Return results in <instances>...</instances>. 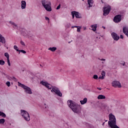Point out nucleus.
<instances>
[{"mask_svg":"<svg viewBox=\"0 0 128 128\" xmlns=\"http://www.w3.org/2000/svg\"><path fill=\"white\" fill-rule=\"evenodd\" d=\"M44 105L46 106V104H44Z\"/></svg>","mask_w":128,"mask_h":128,"instance_id":"nucleus-49","label":"nucleus"},{"mask_svg":"<svg viewBox=\"0 0 128 128\" xmlns=\"http://www.w3.org/2000/svg\"><path fill=\"white\" fill-rule=\"evenodd\" d=\"M93 0H88V8H92V4H94Z\"/></svg>","mask_w":128,"mask_h":128,"instance_id":"nucleus-15","label":"nucleus"},{"mask_svg":"<svg viewBox=\"0 0 128 128\" xmlns=\"http://www.w3.org/2000/svg\"><path fill=\"white\" fill-rule=\"evenodd\" d=\"M98 75L96 74H94L93 76V78H94V80H98Z\"/></svg>","mask_w":128,"mask_h":128,"instance_id":"nucleus-27","label":"nucleus"},{"mask_svg":"<svg viewBox=\"0 0 128 128\" xmlns=\"http://www.w3.org/2000/svg\"><path fill=\"white\" fill-rule=\"evenodd\" d=\"M20 114L22 116V118L26 120V122H30V114L28 112L25 110H20Z\"/></svg>","mask_w":128,"mask_h":128,"instance_id":"nucleus-5","label":"nucleus"},{"mask_svg":"<svg viewBox=\"0 0 128 128\" xmlns=\"http://www.w3.org/2000/svg\"><path fill=\"white\" fill-rule=\"evenodd\" d=\"M6 122V120L4 118L0 119V124H4Z\"/></svg>","mask_w":128,"mask_h":128,"instance_id":"nucleus-22","label":"nucleus"},{"mask_svg":"<svg viewBox=\"0 0 128 128\" xmlns=\"http://www.w3.org/2000/svg\"><path fill=\"white\" fill-rule=\"evenodd\" d=\"M76 18H82V16H80V13L78 12L73 11Z\"/></svg>","mask_w":128,"mask_h":128,"instance_id":"nucleus-13","label":"nucleus"},{"mask_svg":"<svg viewBox=\"0 0 128 128\" xmlns=\"http://www.w3.org/2000/svg\"><path fill=\"white\" fill-rule=\"evenodd\" d=\"M0 116H2V118H6V115L4 112H2L0 111Z\"/></svg>","mask_w":128,"mask_h":128,"instance_id":"nucleus-21","label":"nucleus"},{"mask_svg":"<svg viewBox=\"0 0 128 128\" xmlns=\"http://www.w3.org/2000/svg\"><path fill=\"white\" fill-rule=\"evenodd\" d=\"M88 102V98H84L82 100H80V102L81 104H86Z\"/></svg>","mask_w":128,"mask_h":128,"instance_id":"nucleus-14","label":"nucleus"},{"mask_svg":"<svg viewBox=\"0 0 128 128\" xmlns=\"http://www.w3.org/2000/svg\"><path fill=\"white\" fill-rule=\"evenodd\" d=\"M112 86L114 88H122V85L120 84V82L118 81H114L112 82Z\"/></svg>","mask_w":128,"mask_h":128,"instance_id":"nucleus-9","label":"nucleus"},{"mask_svg":"<svg viewBox=\"0 0 128 128\" xmlns=\"http://www.w3.org/2000/svg\"><path fill=\"white\" fill-rule=\"evenodd\" d=\"M60 4L57 8H56V10H60Z\"/></svg>","mask_w":128,"mask_h":128,"instance_id":"nucleus-35","label":"nucleus"},{"mask_svg":"<svg viewBox=\"0 0 128 128\" xmlns=\"http://www.w3.org/2000/svg\"><path fill=\"white\" fill-rule=\"evenodd\" d=\"M112 34V38L114 40H120V36L118 35V34H116V32H112L111 34Z\"/></svg>","mask_w":128,"mask_h":128,"instance_id":"nucleus-10","label":"nucleus"},{"mask_svg":"<svg viewBox=\"0 0 128 128\" xmlns=\"http://www.w3.org/2000/svg\"><path fill=\"white\" fill-rule=\"evenodd\" d=\"M14 48L16 50V52H20V50H18V46H14Z\"/></svg>","mask_w":128,"mask_h":128,"instance_id":"nucleus-25","label":"nucleus"},{"mask_svg":"<svg viewBox=\"0 0 128 128\" xmlns=\"http://www.w3.org/2000/svg\"><path fill=\"white\" fill-rule=\"evenodd\" d=\"M42 4L44 7V8L47 10V12H52V7L50 6V2L48 0H42Z\"/></svg>","mask_w":128,"mask_h":128,"instance_id":"nucleus-3","label":"nucleus"},{"mask_svg":"<svg viewBox=\"0 0 128 128\" xmlns=\"http://www.w3.org/2000/svg\"><path fill=\"white\" fill-rule=\"evenodd\" d=\"M40 84H42V86H48V82H44V81H41L40 82Z\"/></svg>","mask_w":128,"mask_h":128,"instance_id":"nucleus-18","label":"nucleus"},{"mask_svg":"<svg viewBox=\"0 0 128 128\" xmlns=\"http://www.w3.org/2000/svg\"><path fill=\"white\" fill-rule=\"evenodd\" d=\"M18 86H20L22 88H24V92L26 94H32V89L30 87H28L24 84H22V83H20V82H18Z\"/></svg>","mask_w":128,"mask_h":128,"instance_id":"nucleus-4","label":"nucleus"},{"mask_svg":"<svg viewBox=\"0 0 128 128\" xmlns=\"http://www.w3.org/2000/svg\"><path fill=\"white\" fill-rule=\"evenodd\" d=\"M68 104L74 112L77 114H82V106L80 105H78L70 100L68 101Z\"/></svg>","mask_w":128,"mask_h":128,"instance_id":"nucleus-1","label":"nucleus"},{"mask_svg":"<svg viewBox=\"0 0 128 128\" xmlns=\"http://www.w3.org/2000/svg\"><path fill=\"white\" fill-rule=\"evenodd\" d=\"M80 28H82V27H80V26H79V27H78V28H77V32H80Z\"/></svg>","mask_w":128,"mask_h":128,"instance_id":"nucleus-32","label":"nucleus"},{"mask_svg":"<svg viewBox=\"0 0 128 128\" xmlns=\"http://www.w3.org/2000/svg\"><path fill=\"white\" fill-rule=\"evenodd\" d=\"M5 64L4 60H0V66H4Z\"/></svg>","mask_w":128,"mask_h":128,"instance_id":"nucleus-23","label":"nucleus"},{"mask_svg":"<svg viewBox=\"0 0 128 128\" xmlns=\"http://www.w3.org/2000/svg\"><path fill=\"white\" fill-rule=\"evenodd\" d=\"M97 89L98 90H102V88H100L98 87Z\"/></svg>","mask_w":128,"mask_h":128,"instance_id":"nucleus-41","label":"nucleus"},{"mask_svg":"<svg viewBox=\"0 0 128 128\" xmlns=\"http://www.w3.org/2000/svg\"><path fill=\"white\" fill-rule=\"evenodd\" d=\"M20 52H22V54H26V52L24 50H19Z\"/></svg>","mask_w":128,"mask_h":128,"instance_id":"nucleus-28","label":"nucleus"},{"mask_svg":"<svg viewBox=\"0 0 128 128\" xmlns=\"http://www.w3.org/2000/svg\"><path fill=\"white\" fill-rule=\"evenodd\" d=\"M98 100H106V96L100 94L98 96Z\"/></svg>","mask_w":128,"mask_h":128,"instance_id":"nucleus-16","label":"nucleus"},{"mask_svg":"<svg viewBox=\"0 0 128 128\" xmlns=\"http://www.w3.org/2000/svg\"><path fill=\"white\" fill-rule=\"evenodd\" d=\"M20 44L22 46H26V44H24V42L22 40L20 41Z\"/></svg>","mask_w":128,"mask_h":128,"instance_id":"nucleus-34","label":"nucleus"},{"mask_svg":"<svg viewBox=\"0 0 128 128\" xmlns=\"http://www.w3.org/2000/svg\"><path fill=\"white\" fill-rule=\"evenodd\" d=\"M91 28H92V30H93V32H96V28H98V26H96V24L92 25Z\"/></svg>","mask_w":128,"mask_h":128,"instance_id":"nucleus-17","label":"nucleus"},{"mask_svg":"<svg viewBox=\"0 0 128 128\" xmlns=\"http://www.w3.org/2000/svg\"><path fill=\"white\" fill-rule=\"evenodd\" d=\"M6 86H10V82L8 81V82H6Z\"/></svg>","mask_w":128,"mask_h":128,"instance_id":"nucleus-31","label":"nucleus"},{"mask_svg":"<svg viewBox=\"0 0 128 128\" xmlns=\"http://www.w3.org/2000/svg\"><path fill=\"white\" fill-rule=\"evenodd\" d=\"M126 62H123L122 63H121V64H122V66H124Z\"/></svg>","mask_w":128,"mask_h":128,"instance_id":"nucleus-42","label":"nucleus"},{"mask_svg":"<svg viewBox=\"0 0 128 128\" xmlns=\"http://www.w3.org/2000/svg\"><path fill=\"white\" fill-rule=\"evenodd\" d=\"M120 20H122V15L118 14L116 15L114 18V22H116V24H118L120 22Z\"/></svg>","mask_w":128,"mask_h":128,"instance_id":"nucleus-8","label":"nucleus"},{"mask_svg":"<svg viewBox=\"0 0 128 128\" xmlns=\"http://www.w3.org/2000/svg\"><path fill=\"white\" fill-rule=\"evenodd\" d=\"M102 28H103L104 30L106 29V27H104V26H102Z\"/></svg>","mask_w":128,"mask_h":128,"instance_id":"nucleus-44","label":"nucleus"},{"mask_svg":"<svg viewBox=\"0 0 128 128\" xmlns=\"http://www.w3.org/2000/svg\"><path fill=\"white\" fill-rule=\"evenodd\" d=\"M120 38H124V36H122V35H120Z\"/></svg>","mask_w":128,"mask_h":128,"instance_id":"nucleus-40","label":"nucleus"},{"mask_svg":"<svg viewBox=\"0 0 128 128\" xmlns=\"http://www.w3.org/2000/svg\"><path fill=\"white\" fill-rule=\"evenodd\" d=\"M102 125L104 126V122L102 123Z\"/></svg>","mask_w":128,"mask_h":128,"instance_id":"nucleus-45","label":"nucleus"},{"mask_svg":"<svg viewBox=\"0 0 128 128\" xmlns=\"http://www.w3.org/2000/svg\"><path fill=\"white\" fill-rule=\"evenodd\" d=\"M4 56H6L7 59L10 58V54L8 52L4 53Z\"/></svg>","mask_w":128,"mask_h":128,"instance_id":"nucleus-24","label":"nucleus"},{"mask_svg":"<svg viewBox=\"0 0 128 128\" xmlns=\"http://www.w3.org/2000/svg\"><path fill=\"white\" fill-rule=\"evenodd\" d=\"M82 1L84 0H82Z\"/></svg>","mask_w":128,"mask_h":128,"instance_id":"nucleus-48","label":"nucleus"},{"mask_svg":"<svg viewBox=\"0 0 128 128\" xmlns=\"http://www.w3.org/2000/svg\"><path fill=\"white\" fill-rule=\"evenodd\" d=\"M45 20H50V18H48V17H46V16L45 17Z\"/></svg>","mask_w":128,"mask_h":128,"instance_id":"nucleus-37","label":"nucleus"},{"mask_svg":"<svg viewBox=\"0 0 128 128\" xmlns=\"http://www.w3.org/2000/svg\"><path fill=\"white\" fill-rule=\"evenodd\" d=\"M104 76L102 75V76L100 77V76L99 77V78H102V80H104Z\"/></svg>","mask_w":128,"mask_h":128,"instance_id":"nucleus-36","label":"nucleus"},{"mask_svg":"<svg viewBox=\"0 0 128 128\" xmlns=\"http://www.w3.org/2000/svg\"><path fill=\"white\" fill-rule=\"evenodd\" d=\"M10 23L11 24H12V26H16V24H14V22H12V21H10Z\"/></svg>","mask_w":128,"mask_h":128,"instance_id":"nucleus-26","label":"nucleus"},{"mask_svg":"<svg viewBox=\"0 0 128 128\" xmlns=\"http://www.w3.org/2000/svg\"><path fill=\"white\" fill-rule=\"evenodd\" d=\"M46 88H47L48 90H52V88H54V86H52L51 84H50L48 83V84H47V86H46Z\"/></svg>","mask_w":128,"mask_h":128,"instance_id":"nucleus-20","label":"nucleus"},{"mask_svg":"<svg viewBox=\"0 0 128 128\" xmlns=\"http://www.w3.org/2000/svg\"><path fill=\"white\" fill-rule=\"evenodd\" d=\"M72 18L73 19L74 18V16H76V15H75L74 12V11L72 12Z\"/></svg>","mask_w":128,"mask_h":128,"instance_id":"nucleus-30","label":"nucleus"},{"mask_svg":"<svg viewBox=\"0 0 128 128\" xmlns=\"http://www.w3.org/2000/svg\"><path fill=\"white\" fill-rule=\"evenodd\" d=\"M102 76H106V72H104V70H102V74H101Z\"/></svg>","mask_w":128,"mask_h":128,"instance_id":"nucleus-33","label":"nucleus"},{"mask_svg":"<svg viewBox=\"0 0 128 128\" xmlns=\"http://www.w3.org/2000/svg\"><path fill=\"white\" fill-rule=\"evenodd\" d=\"M0 42L2 44H6V38L2 34H0Z\"/></svg>","mask_w":128,"mask_h":128,"instance_id":"nucleus-12","label":"nucleus"},{"mask_svg":"<svg viewBox=\"0 0 128 128\" xmlns=\"http://www.w3.org/2000/svg\"><path fill=\"white\" fill-rule=\"evenodd\" d=\"M102 4H104V2H102Z\"/></svg>","mask_w":128,"mask_h":128,"instance_id":"nucleus-46","label":"nucleus"},{"mask_svg":"<svg viewBox=\"0 0 128 128\" xmlns=\"http://www.w3.org/2000/svg\"><path fill=\"white\" fill-rule=\"evenodd\" d=\"M48 50H51V52H56V47H50V48H48Z\"/></svg>","mask_w":128,"mask_h":128,"instance_id":"nucleus-19","label":"nucleus"},{"mask_svg":"<svg viewBox=\"0 0 128 128\" xmlns=\"http://www.w3.org/2000/svg\"><path fill=\"white\" fill-rule=\"evenodd\" d=\"M112 10V8L110 6H104L103 8V16H106L108 15V14L110 12V10Z\"/></svg>","mask_w":128,"mask_h":128,"instance_id":"nucleus-6","label":"nucleus"},{"mask_svg":"<svg viewBox=\"0 0 128 128\" xmlns=\"http://www.w3.org/2000/svg\"><path fill=\"white\" fill-rule=\"evenodd\" d=\"M7 62L9 66H10V58L7 59Z\"/></svg>","mask_w":128,"mask_h":128,"instance_id":"nucleus-29","label":"nucleus"},{"mask_svg":"<svg viewBox=\"0 0 128 128\" xmlns=\"http://www.w3.org/2000/svg\"><path fill=\"white\" fill-rule=\"evenodd\" d=\"M109 120L108 124L111 128H114L116 126H118L116 125V116L112 113L109 114Z\"/></svg>","mask_w":128,"mask_h":128,"instance_id":"nucleus-2","label":"nucleus"},{"mask_svg":"<svg viewBox=\"0 0 128 128\" xmlns=\"http://www.w3.org/2000/svg\"><path fill=\"white\" fill-rule=\"evenodd\" d=\"M52 92H55L58 96H62V92H60V89L58 88L56 86H53L52 90Z\"/></svg>","mask_w":128,"mask_h":128,"instance_id":"nucleus-7","label":"nucleus"},{"mask_svg":"<svg viewBox=\"0 0 128 128\" xmlns=\"http://www.w3.org/2000/svg\"><path fill=\"white\" fill-rule=\"evenodd\" d=\"M72 28H80V26H72Z\"/></svg>","mask_w":128,"mask_h":128,"instance_id":"nucleus-38","label":"nucleus"},{"mask_svg":"<svg viewBox=\"0 0 128 128\" xmlns=\"http://www.w3.org/2000/svg\"><path fill=\"white\" fill-rule=\"evenodd\" d=\"M105 122H108V120H106Z\"/></svg>","mask_w":128,"mask_h":128,"instance_id":"nucleus-47","label":"nucleus"},{"mask_svg":"<svg viewBox=\"0 0 128 128\" xmlns=\"http://www.w3.org/2000/svg\"><path fill=\"white\" fill-rule=\"evenodd\" d=\"M100 60H106V59L102 58Z\"/></svg>","mask_w":128,"mask_h":128,"instance_id":"nucleus-43","label":"nucleus"},{"mask_svg":"<svg viewBox=\"0 0 128 128\" xmlns=\"http://www.w3.org/2000/svg\"><path fill=\"white\" fill-rule=\"evenodd\" d=\"M12 79L14 80H15V82H16V78H14V76L12 77Z\"/></svg>","mask_w":128,"mask_h":128,"instance_id":"nucleus-39","label":"nucleus"},{"mask_svg":"<svg viewBox=\"0 0 128 128\" xmlns=\"http://www.w3.org/2000/svg\"><path fill=\"white\" fill-rule=\"evenodd\" d=\"M21 8L22 10H24V8H26V2L24 0H22L21 2Z\"/></svg>","mask_w":128,"mask_h":128,"instance_id":"nucleus-11","label":"nucleus"}]
</instances>
